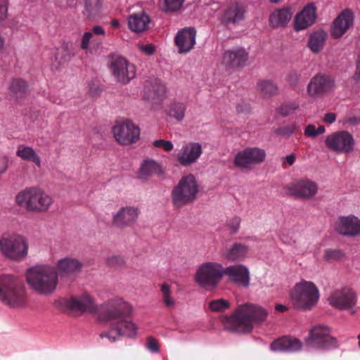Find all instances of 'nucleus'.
Here are the masks:
<instances>
[{"label":"nucleus","instance_id":"obj_30","mask_svg":"<svg viewBox=\"0 0 360 360\" xmlns=\"http://www.w3.org/2000/svg\"><path fill=\"white\" fill-rule=\"evenodd\" d=\"M250 248L242 243H234L224 252V257L229 262L243 261L249 255Z\"/></svg>","mask_w":360,"mask_h":360},{"label":"nucleus","instance_id":"obj_61","mask_svg":"<svg viewBox=\"0 0 360 360\" xmlns=\"http://www.w3.org/2000/svg\"><path fill=\"white\" fill-rule=\"evenodd\" d=\"M120 25V21L117 19H114L111 21V26L113 28H118Z\"/></svg>","mask_w":360,"mask_h":360},{"label":"nucleus","instance_id":"obj_6","mask_svg":"<svg viewBox=\"0 0 360 360\" xmlns=\"http://www.w3.org/2000/svg\"><path fill=\"white\" fill-rule=\"evenodd\" d=\"M15 202L27 211L41 213L49 210L53 200L42 188L32 186L20 191L15 197Z\"/></svg>","mask_w":360,"mask_h":360},{"label":"nucleus","instance_id":"obj_17","mask_svg":"<svg viewBox=\"0 0 360 360\" xmlns=\"http://www.w3.org/2000/svg\"><path fill=\"white\" fill-rule=\"evenodd\" d=\"M334 86L335 82L331 77L318 74L308 84L307 94L310 97L315 98L332 91Z\"/></svg>","mask_w":360,"mask_h":360},{"label":"nucleus","instance_id":"obj_33","mask_svg":"<svg viewBox=\"0 0 360 360\" xmlns=\"http://www.w3.org/2000/svg\"><path fill=\"white\" fill-rule=\"evenodd\" d=\"M292 13L289 8L277 9L274 11L270 17V25L273 27H285L291 20Z\"/></svg>","mask_w":360,"mask_h":360},{"label":"nucleus","instance_id":"obj_20","mask_svg":"<svg viewBox=\"0 0 360 360\" xmlns=\"http://www.w3.org/2000/svg\"><path fill=\"white\" fill-rule=\"evenodd\" d=\"M202 153L200 143L188 142L182 146L176 154V160L184 167L189 166L198 161Z\"/></svg>","mask_w":360,"mask_h":360},{"label":"nucleus","instance_id":"obj_38","mask_svg":"<svg viewBox=\"0 0 360 360\" xmlns=\"http://www.w3.org/2000/svg\"><path fill=\"white\" fill-rule=\"evenodd\" d=\"M186 109V106L184 103L174 101L169 104L167 114L176 121L181 122L184 118Z\"/></svg>","mask_w":360,"mask_h":360},{"label":"nucleus","instance_id":"obj_32","mask_svg":"<svg viewBox=\"0 0 360 360\" xmlns=\"http://www.w3.org/2000/svg\"><path fill=\"white\" fill-rule=\"evenodd\" d=\"M162 169L160 163L152 160H144L140 167L139 172V178L142 180H146L154 174H161Z\"/></svg>","mask_w":360,"mask_h":360},{"label":"nucleus","instance_id":"obj_12","mask_svg":"<svg viewBox=\"0 0 360 360\" xmlns=\"http://www.w3.org/2000/svg\"><path fill=\"white\" fill-rule=\"evenodd\" d=\"M307 345L314 349H329L337 347V340L330 335V328L325 326H314L306 339Z\"/></svg>","mask_w":360,"mask_h":360},{"label":"nucleus","instance_id":"obj_42","mask_svg":"<svg viewBox=\"0 0 360 360\" xmlns=\"http://www.w3.org/2000/svg\"><path fill=\"white\" fill-rule=\"evenodd\" d=\"M161 292L162 295V302L167 307H172L175 304V300L172 296L171 287L167 283L161 286Z\"/></svg>","mask_w":360,"mask_h":360},{"label":"nucleus","instance_id":"obj_56","mask_svg":"<svg viewBox=\"0 0 360 360\" xmlns=\"http://www.w3.org/2000/svg\"><path fill=\"white\" fill-rule=\"evenodd\" d=\"M353 79L357 82L360 81V56L356 61V70L353 76Z\"/></svg>","mask_w":360,"mask_h":360},{"label":"nucleus","instance_id":"obj_53","mask_svg":"<svg viewBox=\"0 0 360 360\" xmlns=\"http://www.w3.org/2000/svg\"><path fill=\"white\" fill-rule=\"evenodd\" d=\"M92 37H93V34L89 32H86L84 34L82 39V42H81V48L83 50L86 51L89 49V43H90V41H91Z\"/></svg>","mask_w":360,"mask_h":360},{"label":"nucleus","instance_id":"obj_19","mask_svg":"<svg viewBox=\"0 0 360 360\" xmlns=\"http://www.w3.org/2000/svg\"><path fill=\"white\" fill-rule=\"evenodd\" d=\"M335 229L342 236L349 237L360 236V219L354 214L340 216L335 221Z\"/></svg>","mask_w":360,"mask_h":360},{"label":"nucleus","instance_id":"obj_14","mask_svg":"<svg viewBox=\"0 0 360 360\" xmlns=\"http://www.w3.org/2000/svg\"><path fill=\"white\" fill-rule=\"evenodd\" d=\"M318 191V184L308 178L297 179L286 186L288 195L302 200L313 199Z\"/></svg>","mask_w":360,"mask_h":360},{"label":"nucleus","instance_id":"obj_37","mask_svg":"<svg viewBox=\"0 0 360 360\" xmlns=\"http://www.w3.org/2000/svg\"><path fill=\"white\" fill-rule=\"evenodd\" d=\"M27 91L26 82L20 79H13L9 86L10 96L15 100L23 98L26 95Z\"/></svg>","mask_w":360,"mask_h":360},{"label":"nucleus","instance_id":"obj_57","mask_svg":"<svg viewBox=\"0 0 360 360\" xmlns=\"http://www.w3.org/2000/svg\"><path fill=\"white\" fill-rule=\"evenodd\" d=\"M295 159H296L295 155L292 153V154H290L289 155H287L285 158V160L283 162V164H285V162H286L288 165H292L294 164V162L295 161Z\"/></svg>","mask_w":360,"mask_h":360},{"label":"nucleus","instance_id":"obj_23","mask_svg":"<svg viewBox=\"0 0 360 360\" xmlns=\"http://www.w3.org/2000/svg\"><path fill=\"white\" fill-rule=\"evenodd\" d=\"M316 18V8L313 4H307L302 10L297 13L293 21L296 31L306 30L311 26Z\"/></svg>","mask_w":360,"mask_h":360},{"label":"nucleus","instance_id":"obj_7","mask_svg":"<svg viewBox=\"0 0 360 360\" xmlns=\"http://www.w3.org/2000/svg\"><path fill=\"white\" fill-rule=\"evenodd\" d=\"M224 276L223 265L217 262L209 261L200 264L194 275L195 282L206 290L215 288Z\"/></svg>","mask_w":360,"mask_h":360},{"label":"nucleus","instance_id":"obj_43","mask_svg":"<svg viewBox=\"0 0 360 360\" xmlns=\"http://www.w3.org/2000/svg\"><path fill=\"white\" fill-rule=\"evenodd\" d=\"M230 307V303L228 300L224 299H219L212 300L209 304V307L211 311L215 312L224 311Z\"/></svg>","mask_w":360,"mask_h":360},{"label":"nucleus","instance_id":"obj_16","mask_svg":"<svg viewBox=\"0 0 360 360\" xmlns=\"http://www.w3.org/2000/svg\"><path fill=\"white\" fill-rule=\"evenodd\" d=\"M110 70L117 81L127 84L136 76V67L124 58L115 57L110 63Z\"/></svg>","mask_w":360,"mask_h":360},{"label":"nucleus","instance_id":"obj_41","mask_svg":"<svg viewBox=\"0 0 360 360\" xmlns=\"http://www.w3.org/2000/svg\"><path fill=\"white\" fill-rule=\"evenodd\" d=\"M299 108L300 103L298 101H289L281 105L278 108V113L283 117H286L294 113Z\"/></svg>","mask_w":360,"mask_h":360},{"label":"nucleus","instance_id":"obj_54","mask_svg":"<svg viewBox=\"0 0 360 360\" xmlns=\"http://www.w3.org/2000/svg\"><path fill=\"white\" fill-rule=\"evenodd\" d=\"M139 49L144 53L145 54L148 56H151L155 52V47L153 45L150 44H145V45H140Z\"/></svg>","mask_w":360,"mask_h":360},{"label":"nucleus","instance_id":"obj_9","mask_svg":"<svg viewBox=\"0 0 360 360\" xmlns=\"http://www.w3.org/2000/svg\"><path fill=\"white\" fill-rule=\"evenodd\" d=\"M199 191L198 184L193 174L183 176L172 191V200L176 207L192 203Z\"/></svg>","mask_w":360,"mask_h":360},{"label":"nucleus","instance_id":"obj_55","mask_svg":"<svg viewBox=\"0 0 360 360\" xmlns=\"http://www.w3.org/2000/svg\"><path fill=\"white\" fill-rule=\"evenodd\" d=\"M336 120V115L333 112H328L323 117V121L328 124H333Z\"/></svg>","mask_w":360,"mask_h":360},{"label":"nucleus","instance_id":"obj_13","mask_svg":"<svg viewBox=\"0 0 360 360\" xmlns=\"http://www.w3.org/2000/svg\"><path fill=\"white\" fill-rule=\"evenodd\" d=\"M115 140L122 145H130L140 138V129L129 120L117 122L112 129Z\"/></svg>","mask_w":360,"mask_h":360},{"label":"nucleus","instance_id":"obj_22","mask_svg":"<svg viewBox=\"0 0 360 360\" xmlns=\"http://www.w3.org/2000/svg\"><path fill=\"white\" fill-rule=\"evenodd\" d=\"M354 14L348 8L343 10L334 20L333 22L331 35L338 39L344 35L353 25Z\"/></svg>","mask_w":360,"mask_h":360},{"label":"nucleus","instance_id":"obj_2","mask_svg":"<svg viewBox=\"0 0 360 360\" xmlns=\"http://www.w3.org/2000/svg\"><path fill=\"white\" fill-rule=\"evenodd\" d=\"M269 312L261 306L245 304L238 307L230 316H223L221 321L226 329L237 333H249L255 323L264 321Z\"/></svg>","mask_w":360,"mask_h":360},{"label":"nucleus","instance_id":"obj_18","mask_svg":"<svg viewBox=\"0 0 360 360\" xmlns=\"http://www.w3.org/2000/svg\"><path fill=\"white\" fill-rule=\"evenodd\" d=\"M140 214V210L136 206H124L112 215V223L118 228H125L134 225Z\"/></svg>","mask_w":360,"mask_h":360},{"label":"nucleus","instance_id":"obj_47","mask_svg":"<svg viewBox=\"0 0 360 360\" xmlns=\"http://www.w3.org/2000/svg\"><path fill=\"white\" fill-rule=\"evenodd\" d=\"M153 146L156 148H161L166 152H170L174 149L173 143L171 141L164 139L155 140L153 142Z\"/></svg>","mask_w":360,"mask_h":360},{"label":"nucleus","instance_id":"obj_48","mask_svg":"<svg viewBox=\"0 0 360 360\" xmlns=\"http://www.w3.org/2000/svg\"><path fill=\"white\" fill-rule=\"evenodd\" d=\"M240 221V218L238 217H234L227 221L226 226L231 233H236L238 231Z\"/></svg>","mask_w":360,"mask_h":360},{"label":"nucleus","instance_id":"obj_39","mask_svg":"<svg viewBox=\"0 0 360 360\" xmlns=\"http://www.w3.org/2000/svg\"><path fill=\"white\" fill-rule=\"evenodd\" d=\"M258 92L265 97H271L278 93L277 85L269 80L259 81L257 85Z\"/></svg>","mask_w":360,"mask_h":360},{"label":"nucleus","instance_id":"obj_64","mask_svg":"<svg viewBox=\"0 0 360 360\" xmlns=\"http://www.w3.org/2000/svg\"><path fill=\"white\" fill-rule=\"evenodd\" d=\"M358 339H359V346L360 347V333H359V335H358Z\"/></svg>","mask_w":360,"mask_h":360},{"label":"nucleus","instance_id":"obj_36","mask_svg":"<svg viewBox=\"0 0 360 360\" xmlns=\"http://www.w3.org/2000/svg\"><path fill=\"white\" fill-rule=\"evenodd\" d=\"M327 37V33L322 30L313 32L310 34L308 41L310 50L314 53L319 52L323 49Z\"/></svg>","mask_w":360,"mask_h":360},{"label":"nucleus","instance_id":"obj_3","mask_svg":"<svg viewBox=\"0 0 360 360\" xmlns=\"http://www.w3.org/2000/svg\"><path fill=\"white\" fill-rule=\"evenodd\" d=\"M25 280L34 292L42 296H49L57 289L58 274L53 266L35 265L26 271Z\"/></svg>","mask_w":360,"mask_h":360},{"label":"nucleus","instance_id":"obj_34","mask_svg":"<svg viewBox=\"0 0 360 360\" xmlns=\"http://www.w3.org/2000/svg\"><path fill=\"white\" fill-rule=\"evenodd\" d=\"M149 17L144 13H135L128 19L129 28L134 32H141L148 27Z\"/></svg>","mask_w":360,"mask_h":360},{"label":"nucleus","instance_id":"obj_46","mask_svg":"<svg viewBox=\"0 0 360 360\" xmlns=\"http://www.w3.org/2000/svg\"><path fill=\"white\" fill-rule=\"evenodd\" d=\"M185 0H164L162 9L165 11H176L179 10Z\"/></svg>","mask_w":360,"mask_h":360},{"label":"nucleus","instance_id":"obj_15","mask_svg":"<svg viewBox=\"0 0 360 360\" xmlns=\"http://www.w3.org/2000/svg\"><path fill=\"white\" fill-rule=\"evenodd\" d=\"M266 152L264 149L253 147L239 151L235 157L234 165L238 167L250 169L264 161Z\"/></svg>","mask_w":360,"mask_h":360},{"label":"nucleus","instance_id":"obj_28","mask_svg":"<svg viewBox=\"0 0 360 360\" xmlns=\"http://www.w3.org/2000/svg\"><path fill=\"white\" fill-rule=\"evenodd\" d=\"M302 342L296 338L283 337L271 344L270 349L278 352H295L302 348Z\"/></svg>","mask_w":360,"mask_h":360},{"label":"nucleus","instance_id":"obj_10","mask_svg":"<svg viewBox=\"0 0 360 360\" xmlns=\"http://www.w3.org/2000/svg\"><path fill=\"white\" fill-rule=\"evenodd\" d=\"M326 148L337 154H349L355 146V140L347 131H338L328 135L325 140Z\"/></svg>","mask_w":360,"mask_h":360},{"label":"nucleus","instance_id":"obj_25","mask_svg":"<svg viewBox=\"0 0 360 360\" xmlns=\"http://www.w3.org/2000/svg\"><path fill=\"white\" fill-rule=\"evenodd\" d=\"M245 7L238 3L230 4L223 11L221 22L226 25H236L245 19Z\"/></svg>","mask_w":360,"mask_h":360},{"label":"nucleus","instance_id":"obj_8","mask_svg":"<svg viewBox=\"0 0 360 360\" xmlns=\"http://www.w3.org/2000/svg\"><path fill=\"white\" fill-rule=\"evenodd\" d=\"M28 242L25 237L17 233L4 234L0 238V252L7 259L20 261L28 254Z\"/></svg>","mask_w":360,"mask_h":360},{"label":"nucleus","instance_id":"obj_50","mask_svg":"<svg viewBox=\"0 0 360 360\" xmlns=\"http://www.w3.org/2000/svg\"><path fill=\"white\" fill-rule=\"evenodd\" d=\"M300 79V76L298 74V72H297L296 71L291 72L288 75V77H287V81H288V84H290V86H291L292 87L296 86L299 84Z\"/></svg>","mask_w":360,"mask_h":360},{"label":"nucleus","instance_id":"obj_26","mask_svg":"<svg viewBox=\"0 0 360 360\" xmlns=\"http://www.w3.org/2000/svg\"><path fill=\"white\" fill-rule=\"evenodd\" d=\"M248 53L244 49L226 51L222 56V64L226 68H239L245 65Z\"/></svg>","mask_w":360,"mask_h":360},{"label":"nucleus","instance_id":"obj_63","mask_svg":"<svg viewBox=\"0 0 360 360\" xmlns=\"http://www.w3.org/2000/svg\"><path fill=\"white\" fill-rule=\"evenodd\" d=\"M281 240L283 243H288V241H287V240H285L283 236H281Z\"/></svg>","mask_w":360,"mask_h":360},{"label":"nucleus","instance_id":"obj_59","mask_svg":"<svg viewBox=\"0 0 360 360\" xmlns=\"http://www.w3.org/2000/svg\"><path fill=\"white\" fill-rule=\"evenodd\" d=\"M7 15V7L5 5H0V20L6 18Z\"/></svg>","mask_w":360,"mask_h":360},{"label":"nucleus","instance_id":"obj_4","mask_svg":"<svg viewBox=\"0 0 360 360\" xmlns=\"http://www.w3.org/2000/svg\"><path fill=\"white\" fill-rule=\"evenodd\" d=\"M0 301L15 309L24 308L27 305V290L16 276L10 274L0 275Z\"/></svg>","mask_w":360,"mask_h":360},{"label":"nucleus","instance_id":"obj_5","mask_svg":"<svg viewBox=\"0 0 360 360\" xmlns=\"http://www.w3.org/2000/svg\"><path fill=\"white\" fill-rule=\"evenodd\" d=\"M320 299V292L312 281L302 280L296 283L290 292L292 307L300 311H311Z\"/></svg>","mask_w":360,"mask_h":360},{"label":"nucleus","instance_id":"obj_21","mask_svg":"<svg viewBox=\"0 0 360 360\" xmlns=\"http://www.w3.org/2000/svg\"><path fill=\"white\" fill-rule=\"evenodd\" d=\"M224 275L229 280L243 288H248L250 282V273L248 268L243 264H233L224 267Z\"/></svg>","mask_w":360,"mask_h":360},{"label":"nucleus","instance_id":"obj_60","mask_svg":"<svg viewBox=\"0 0 360 360\" xmlns=\"http://www.w3.org/2000/svg\"><path fill=\"white\" fill-rule=\"evenodd\" d=\"M288 309V307L283 304H277L276 306V310L278 312H283Z\"/></svg>","mask_w":360,"mask_h":360},{"label":"nucleus","instance_id":"obj_35","mask_svg":"<svg viewBox=\"0 0 360 360\" xmlns=\"http://www.w3.org/2000/svg\"><path fill=\"white\" fill-rule=\"evenodd\" d=\"M16 155L25 161L34 163L38 167H41V161L39 155L34 148L30 146L25 145L18 146L16 150Z\"/></svg>","mask_w":360,"mask_h":360},{"label":"nucleus","instance_id":"obj_29","mask_svg":"<svg viewBox=\"0 0 360 360\" xmlns=\"http://www.w3.org/2000/svg\"><path fill=\"white\" fill-rule=\"evenodd\" d=\"M65 305L73 311L84 312L94 309V302L91 296L84 294L79 297H71L65 301Z\"/></svg>","mask_w":360,"mask_h":360},{"label":"nucleus","instance_id":"obj_27","mask_svg":"<svg viewBox=\"0 0 360 360\" xmlns=\"http://www.w3.org/2000/svg\"><path fill=\"white\" fill-rule=\"evenodd\" d=\"M166 94L165 84L159 79H155L145 85L143 96L147 101L158 103L165 98Z\"/></svg>","mask_w":360,"mask_h":360},{"label":"nucleus","instance_id":"obj_58","mask_svg":"<svg viewBox=\"0 0 360 360\" xmlns=\"http://www.w3.org/2000/svg\"><path fill=\"white\" fill-rule=\"evenodd\" d=\"M93 33L95 34L104 35L105 30L99 25H96L92 28Z\"/></svg>","mask_w":360,"mask_h":360},{"label":"nucleus","instance_id":"obj_52","mask_svg":"<svg viewBox=\"0 0 360 360\" xmlns=\"http://www.w3.org/2000/svg\"><path fill=\"white\" fill-rule=\"evenodd\" d=\"M294 127H279L274 129V132L280 136H288L294 132Z\"/></svg>","mask_w":360,"mask_h":360},{"label":"nucleus","instance_id":"obj_45","mask_svg":"<svg viewBox=\"0 0 360 360\" xmlns=\"http://www.w3.org/2000/svg\"><path fill=\"white\" fill-rule=\"evenodd\" d=\"M325 131L324 126L321 125L316 128L314 125L309 124L304 129V135L308 137L316 138L319 135L324 134Z\"/></svg>","mask_w":360,"mask_h":360},{"label":"nucleus","instance_id":"obj_24","mask_svg":"<svg viewBox=\"0 0 360 360\" xmlns=\"http://www.w3.org/2000/svg\"><path fill=\"white\" fill-rule=\"evenodd\" d=\"M196 31L193 27H186L179 30L174 39L179 53H188L195 44Z\"/></svg>","mask_w":360,"mask_h":360},{"label":"nucleus","instance_id":"obj_44","mask_svg":"<svg viewBox=\"0 0 360 360\" xmlns=\"http://www.w3.org/2000/svg\"><path fill=\"white\" fill-rule=\"evenodd\" d=\"M344 257V253L339 249H327L324 251V259L327 261H339Z\"/></svg>","mask_w":360,"mask_h":360},{"label":"nucleus","instance_id":"obj_40","mask_svg":"<svg viewBox=\"0 0 360 360\" xmlns=\"http://www.w3.org/2000/svg\"><path fill=\"white\" fill-rule=\"evenodd\" d=\"M102 0H85L84 13L88 17L98 15L102 9Z\"/></svg>","mask_w":360,"mask_h":360},{"label":"nucleus","instance_id":"obj_11","mask_svg":"<svg viewBox=\"0 0 360 360\" xmlns=\"http://www.w3.org/2000/svg\"><path fill=\"white\" fill-rule=\"evenodd\" d=\"M328 302L338 309L348 310L353 314L356 311L357 295L352 288L342 287L333 290L328 297Z\"/></svg>","mask_w":360,"mask_h":360},{"label":"nucleus","instance_id":"obj_1","mask_svg":"<svg viewBox=\"0 0 360 360\" xmlns=\"http://www.w3.org/2000/svg\"><path fill=\"white\" fill-rule=\"evenodd\" d=\"M133 313L131 306L122 298H117L103 307L99 318L109 323V328L101 333V338H106L112 343L124 336L135 338L138 327L131 319Z\"/></svg>","mask_w":360,"mask_h":360},{"label":"nucleus","instance_id":"obj_62","mask_svg":"<svg viewBox=\"0 0 360 360\" xmlns=\"http://www.w3.org/2000/svg\"><path fill=\"white\" fill-rule=\"evenodd\" d=\"M271 2L276 4L280 1V0H269Z\"/></svg>","mask_w":360,"mask_h":360},{"label":"nucleus","instance_id":"obj_31","mask_svg":"<svg viewBox=\"0 0 360 360\" xmlns=\"http://www.w3.org/2000/svg\"><path fill=\"white\" fill-rule=\"evenodd\" d=\"M82 264L78 259L72 257H65L58 260L57 263L58 274L60 275H69L77 271L82 269Z\"/></svg>","mask_w":360,"mask_h":360},{"label":"nucleus","instance_id":"obj_51","mask_svg":"<svg viewBox=\"0 0 360 360\" xmlns=\"http://www.w3.org/2000/svg\"><path fill=\"white\" fill-rule=\"evenodd\" d=\"M9 158L5 155L0 154V176L4 174L9 167Z\"/></svg>","mask_w":360,"mask_h":360},{"label":"nucleus","instance_id":"obj_49","mask_svg":"<svg viewBox=\"0 0 360 360\" xmlns=\"http://www.w3.org/2000/svg\"><path fill=\"white\" fill-rule=\"evenodd\" d=\"M146 348L148 350L153 353H158L160 351V347L158 341L153 337H149L147 339Z\"/></svg>","mask_w":360,"mask_h":360}]
</instances>
